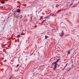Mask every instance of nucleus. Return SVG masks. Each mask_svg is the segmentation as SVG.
<instances>
[{"label":"nucleus","instance_id":"12","mask_svg":"<svg viewBox=\"0 0 79 79\" xmlns=\"http://www.w3.org/2000/svg\"><path fill=\"white\" fill-rule=\"evenodd\" d=\"M20 18H21H21H22V16H21V15H20Z\"/></svg>","mask_w":79,"mask_h":79},{"label":"nucleus","instance_id":"14","mask_svg":"<svg viewBox=\"0 0 79 79\" xmlns=\"http://www.w3.org/2000/svg\"><path fill=\"white\" fill-rule=\"evenodd\" d=\"M18 66H19V64H18L16 66V67L17 68V67H18Z\"/></svg>","mask_w":79,"mask_h":79},{"label":"nucleus","instance_id":"19","mask_svg":"<svg viewBox=\"0 0 79 79\" xmlns=\"http://www.w3.org/2000/svg\"><path fill=\"white\" fill-rule=\"evenodd\" d=\"M53 16V15H52V16Z\"/></svg>","mask_w":79,"mask_h":79},{"label":"nucleus","instance_id":"18","mask_svg":"<svg viewBox=\"0 0 79 79\" xmlns=\"http://www.w3.org/2000/svg\"><path fill=\"white\" fill-rule=\"evenodd\" d=\"M72 62L73 63V61H72Z\"/></svg>","mask_w":79,"mask_h":79},{"label":"nucleus","instance_id":"11","mask_svg":"<svg viewBox=\"0 0 79 79\" xmlns=\"http://www.w3.org/2000/svg\"><path fill=\"white\" fill-rule=\"evenodd\" d=\"M16 18H20V15L18 16V17H16Z\"/></svg>","mask_w":79,"mask_h":79},{"label":"nucleus","instance_id":"4","mask_svg":"<svg viewBox=\"0 0 79 79\" xmlns=\"http://www.w3.org/2000/svg\"><path fill=\"white\" fill-rule=\"evenodd\" d=\"M50 15H48L46 17H45L44 18V19H49V17H50Z\"/></svg>","mask_w":79,"mask_h":79},{"label":"nucleus","instance_id":"23","mask_svg":"<svg viewBox=\"0 0 79 79\" xmlns=\"http://www.w3.org/2000/svg\"><path fill=\"white\" fill-rule=\"evenodd\" d=\"M56 0V1H57V0Z\"/></svg>","mask_w":79,"mask_h":79},{"label":"nucleus","instance_id":"16","mask_svg":"<svg viewBox=\"0 0 79 79\" xmlns=\"http://www.w3.org/2000/svg\"><path fill=\"white\" fill-rule=\"evenodd\" d=\"M5 53L6 54L7 53L6 52V51H5Z\"/></svg>","mask_w":79,"mask_h":79},{"label":"nucleus","instance_id":"8","mask_svg":"<svg viewBox=\"0 0 79 79\" xmlns=\"http://www.w3.org/2000/svg\"><path fill=\"white\" fill-rule=\"evenodd\" d=\"M67 53H68V54H70V50H69V51H68V52Z\"/></svg>","mask_w":79,"mask_h":79},{"label":"nucleus","instance_id":"21","mask_svg":"<svg viewBox=\"0 0 79 79\" xmlns=\"http://www.w3.org/2000/svg\"><path fill=\"white\" fill-rule=\"evenodd\" d=\"M43 16H41V17H43Z\"/></svg>","mask_w":79,"mask_h":79},{"label":"nucleus","instance_id":"15","mask_svg":"<svg viewBox=\"0 0 79 79\" xmlns=\"http://www.w3.org/2000/svg\"><path fill=\"white\" fill-rule=\"evenodd\" d=\"M12 77V76H11L10 77V78L11 79Z\"/></svg>","mask_w":79,"mask_h":79},{"label":"nucleus","instance_id":"25","mask_svg":"<svg viewBox=\"0 0 79 79\" xmlns=\"http://www.w3.org/2000/svg\"><path fill=\"white\" fill-rule=\"evenodd\" d=\"M76 1L77 0H76Z\"/></svg>","mask_w":79,"mask_h":79},{"label":"nucleus","instance_id":"10","mask_svg":"<svg viewBox=\"0 0 79 79\" xmlns=\"http://www.w3.org/2000/svg\"><path fill=\"white\" fill-rule=\"evenodd\" d=\"M1 3H2V4H4L5 3V2H1Z\"/></svg>","mask_w":79,"mask_h":79},{"label":"nucleus","instance_id":"6","mask_svg":"<svg viewBox=\"0 0 79 79\" xmlns=\"http://www.w3.org/2000/svg\"><path fill=\"white\" fill-rule=\"evenodd\" d=\"M47 38H48V36H47V35H46L45 36V39H47Z\"/></svg>","mask_w":79,"mask_h":79},{"label":"nucleus","instance_id":"1","mask_svg":"<svg viewBox=\"0 0 79 79\" xmlns=\"http://www.w3.org/2000/svg\"><path fill=\"white\" fill-rule=\"evenodd\" d=\"M60 60V59H58L57 60L55 63H52V65H53V64H55V66L53 69V70L54 71H55L56 68H57V65H58V64H57V63H58Z\"/></svg>","mask_w":79,"mask_h":79},{"label":"nucleus","instance_id":"2","mask_svg":"<svg viewBox=\"0 0 79 79\" xmlns=\"http://www.w3.org/2000/svg\"><path fill=\"white\" fill-rule=\"evenodd\" d=\"M60 60V59H58L57 60L55 63H52V65H53V64H55V66L53 69V70L54 71H55L56 68H57V65H58V64H57V63H58Z\"/></svg>","mask_w":79,"mask_h":79},{"label":"nucleus","instance_id":"7","mask_svg":"<svg viewBox=\"0 0 79 79\" xmlns=\"http://www.w3.org/2000/svg\"><path fill=\"white\" fill-rule=\"evenodd\" d=\"M21 37V35H19L18 36H17V38H18V37Z\"/></svg>","mask_w":79,"mask_h":79},{"label":"nucleus","instance_id":"13","mask_svg":"<svg viewBox=\"0 0 79 79\" xmlns=\"http://www.w3.org/2000/svg\"><path fill=\"white\" fill-rule=\"evenodd\" d=\"M73 3H72L70 5V6H71V5H73Z\"/></svg>","mask_w":79,"mask_h":79},{"label":"nucleus","instance_id":"22","mask_svg":"<svg viewBox=\"0 0 79 79\" xmlns=\"http://www.w3.org/2000/svg\"><path fill=\"white\" fill-rule=\"evenodd\" d=\"M23 69H24V67H23Z\"/></svg>","mask_w":79,"mask_h":79},{"label":"nucleus","instance_id":"5","mask_svg":"<svg viewBox=\"0 0 79 79\" xmlns=\"http://www.w3.org/2000/svg\"><path fill=\"white\" fill-rule=\"evenodd\" d=\"M20 11H21V10L20 9H18L17 10V12H20Z\"/></svg>","mask_w":79,"mask_h":79},{"label":"nucleus","instance_id":"9","mask_svg":"<svg viewBox=\"0 0 79 79\" xmlns=\"http://www.w3.org/2000/svg\"><path fill=\"white\" fill-rule=\"evenodd\" d=\"M68 63H67L66 65H65V67H64V69L65 68H66V66H67V65H68Z\"/></svg>","mask_w":79,"mask_h":79},{"label":"nucleus","instance_id":"20","mask_svg":"<svg viewBox=\"0 0 79 79\" xmlns=\"http://www.w3.org/2000/svg\"><path fill=\"white\" fill-rule=\"evenodd\" d=\"M56 16V15H54V16Z\"/></svg>","mask_w":79,"mask_h":79},{"label":"nucleus","instance_id":"3","mask_svg":"<svg viewBox=\"0 0 79 79\" xmlns=\"http://www.w3.org/2000/svg\"><path fill=\"white\" fill-rule=\"evenodd\" d=\"M64 34L63 32V31H62V33H61L60 34H59L60 36L63 37V35H64Z\"/></svg>","mask_w":79,"mask_h":79},{"label":"nucleus","instance_id":"17","mask_svg":"<svg viewBox=\"0 0 79 79\" xmlns=\"http://www.w3.org/2000/svg\"><path fill=\"white\" fill-rule=\"evenodd\" d=\"M69 70H68V71H69Z\"/></svg>","mask_w":79,"mask_h":79},{"label":"nucleus","instance_id":"24","mask_svg":"<svg viewBox=\"0 0 79 79\" xmlns=\"http://www.w3.org/2000/svg\"><path fill=\"white\" fill-rule=\"evenodd\" d=\"M78 68H79V67H78Z\"/></svg>","mask_w":79,"mask_h":79}]
</instances>
